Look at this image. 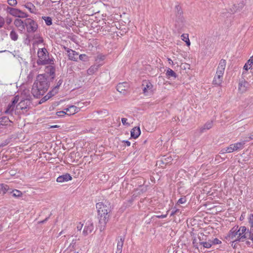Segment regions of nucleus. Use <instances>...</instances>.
Returning a JSON list of instances; mask_svg holds the SVG:
<instances>
[{
  "mask_svg": "<svg viewBox=\"0 0 253 253\" xmlns=\"http://www.w3.org/2000/svg\"><path fill=\"white\" fill-rule=\"evenodd\" d=\"M99 218V228L100 231H103L109 218L111 212L110 204L108 202H99L96 204Z\"/></svg>",
  "mask_w": 253,
  "mask_h": 253,
  "instance_id": "obj_1",
  "label": "nucleus"
},
{
  "mask_svg": "<svg viewBox=\"0 0 253 253\" xmlns=\"http://www.w3.org/2000/svg\"><path fill=\"white\" fill-rule=\"evenodd\" d=\"M48 87L47 79L43 75H39L33 85L32 93L34 97L39 98L47 90Z\"/></svg>",
  "mask_w": 253,
  "mask_h": 253,
  "instance_id": "obj_2",
  "label": "nucleus"
},
{
  "mask_svg": "<svg viewBox=\"0 0 253 253\" xmlns=\"http://www.w3.org/2000/svg\"><path fill=\"white\" fill-rule=\"evenodd\" d=\"M38 59L37 63L38 65L53 64V59H50L47 50L45 48H40L38 51Z\"/></svg>",
  "mask_w": 253,
  "mask_h": 253,
  "instance_id": "obj_3",
  "label": "nucleus"
},
{
  "mask_svg": "<svg viewBox=\"0 0 253 253\" xmlns=\"http://www.w3.org/2000/svg\"><path fill=\"white\" fill-rule=\"evenodd\" d=\"M25 27L28 33H35L38 29V24L33 19L27 18L25 20Z\"/></svg>",
  "mask_w": 253,
  "mask_h": 253,
  "instance_id": "obj_4",
  "label": "nucleus"
},
{
  "mask_svg": "<svg viewBox=\"0 0 253 253\" xmlns=\"http://www.w3.org/2000/svg\"><path fill=\"white\" fill-rule=\"evenodd\" d=\"M7 10L12 15L19 18H27L28 15L20 9L7 7Z\"/></svg>",
  "mask_w": 253,
  "mask_h": 253,
  "instance_id": "obj_5",
  "label": "nucleus"
},
{
  "mask_svg": "<svg viewBox=\"0 0 253 253\" xmlns=\"http://www.w3.org/2000/svg\"><path fill=\"white\" fill-rule=\"evenodd\" d=\"M248 141V140H244L235 144H231L229 146L226 147V151H227L228 153H231L234 151L242 149L246 142Z\"/></svg>",
  "mask_w": 253,
  "mask_h": 253,
  "instance_id": "obj_6",
  "label": "nucleus"
},
{
  "mask_svg": "<svg viewBox=\"0 0 253 253\" xmlns=\"http://www.w3.org/2000/svg\"><path fill=\"white\" fill-rule=\"evenodd\" d=\"M246 231L245 226H241L238 229L237 237L234 240V242H244L245 232Z\"/></svg>",
  "mask_w": 253,
  "mask_h": 253,
  "instance_id": "obj_7",
  "label": "nucleus"
},
{
  "mask_svg": "<svg viewBox=\"0 0 253 253\" xmlns=\"http://www.w3.org/2000/svg\"><path fill=\"white\" fill-rule=\"evenodd\" d=\"M94 226L93 225V223L90 221L88 220L85 223V225L84 230L83 231V234L84 236H87L88 234L90 233L93 230Z\"/></svg>",
  "mask_w": 253,
  "mask_h": 253,
  "instance_id": "obj_8",
  "label": "nucleus"
},
{
  "mask_svg": "<svg viewBox=\"0 0 253 253\" xmlns=\"http://www.w3.org/2000/svg\"><path fill=\"white\" fill-rule=\"evenodd\" d=\"M142 86L143 91L144 94L146 95L148 93H152V88L153 85L152 84L148 81H144L143 82Z\"/></svg>",
  "mask_w": 253,
  "mask_h": 253,
  "instance_id": "obj_9",
  "label": "nucleus"
},
{
  "mask_svg": "<svg viewBox=\"0 0 253 253\" xmlns=\"http://www.w3.org/2000/svg\"><path fill=\"white\" fill-rule=\"evenodd\" d=\"M226 61L225 59H221L217 66L216 72L219 74L223 75L226 67Z\"/></svg>",
  "mask_w": 253,
  "mask_h": 253,
  "instance_id": "obj_10",
  "label": "nucleus"
},
{
  "mask_svg": "<svg viewBox=\"0 0 253 253\" xmlns=\"http://www.w3.org/2000/svg\"><path fill=\"white\" fill-rule=\"evenodd\" d=\"M64 48L66 50L67 53H68V55L70 60L74 61H77V56L78 55V53L76 51L69 48H67L66 47H64Z\"/></svg>",
  "mask_w": 253,
  "mask_h": 253,
  "instance_id": "obj_11",
  "label": "nucleus"
},
{
  "mask_svg": "<svg viewBox=\"0 0 253 253\" xmlns=\"http://www.w3.org/2000/svg\"><path fill=\"white\" fill-rule=\"evenodd\" d=\"M80 109L74 105H71L69 107L65 108L66 114L68 115H74L76 113H78L80 111Z\"/></svg>",
  "mask_w": 253,
  "mask_h": 253,
  "instance_id": "obj_12",
  "label": "nucleus"
},
{
  "mask_svg": "<svg viewBox=\"0 0 253 253\" xmlns=\"http://www.w3.org/2000/svg\"><path fill=\"white\" fill-rule=\"evenodd\" d=\"M175 14L178 17V20L181 22H183L184 18L182 16V11L181 7L179 5H176L174 8Z\"/></svg>",
  "mask_w": 253,
  "mask_h": 253,
  "instance_id": "obj_13",
  "label": "nucleus"
},
{
  "mask_svg": "<svg viewBox=\"0 0 253 253\" xmlns=\"http://www.w3.org/2000/svg\"><path fill=\"white\" fill-rule=\"evenodd\" d=\"M128 88V84L127 83L124 82L119 84L117 86V90L120 93H125L126 91Z\"/></svg>",
  "mask_w": 253,
  "mask_h": 253,
  "instance_id": "obj_14",
  "label": "nucleus"
},
{
  "mask_svg": "<svg viewBox=\"0 0 253 253\" xmlns=\"http://www.w3.org/2000/svg\"><path fill=\"white\" fill-rule=\"evenodd\" d=\"M72 179V177L70 174L66 173L58 177L57 178L56 181L59 183H62L71 180Z\"/></svg>",
  "mask_w": 253,
  "mask_h": 253,
  "instance_id": "obj_15",
  "label": "nucleus"
},
{
  "mask_svg": "<svg viewBox=\"0 0 253 253\" xmlns=\"http://www.w3.org/2000/svg\"><path fill=\"white\" fill-rule=\"evenodd\" d=\"M31 102L30 100L26 99L21 100L18 106H19V109L22 110H24L28 108Z\"/></svg>",
  "mask_w": 253,
  "mask_h": 253,
  "instance_id": "obj_16",
  "label": "nucleus"
},
{
  "mask_svg": "<svg viewBox=\"0 0 253 253\" xmlns=\"http://www.w3.org/2000/svg\"><path fill=\"white\" fill-rule=\"evenodd\" d=\"M50 64L49 66H47L45 69V72L46 74H48L50 76H51V78L53 79L55 77V67Z\"/></svg>",
  "mask_w": 253,
  "mask_h": 253,
  "instance_id": "obj_17",
  "label": "nucleus"
},
{
  "mask_svg": "<svg viewBox=\"0 0 253 253\" xmlns=\"http://www.w3.org/2000/svg\"><path fill=\"white\" fill-rule=\"evenodd\" d=\"M238 227H234L231 229V230L230 231V232L228 233V237L233 240H234L238 236Z\"/></svg>",
  "mask_w": 253,
  "mask_h": 253,
  "instance_id": "obj_18",
  "label": "nucleus"
},
{
  "mask_svg": "<svg viewBox=\"0 0 253 253\" xmlns=\"http://www.w3.org/2000/svg\"><path fill=\"white\" fill-rule=\"evenodd\" d=\"M223 75L219 74L216 73L213 80V84L215 85H220L223 80Z\"/></svg>",
  "mask_w": 253,
  "mask_h": 253,
  "instance_id": "obj_19",
  "label": "nucleus"
},
{
  "mask_svg": "<svg viewBox=\"0 0 253 253\" xmlns=\"http://www.w3.org/2000/svg\"><path fill=\"white\" fill-rule=\"evenodd\" d=\"M14 24L16 27L20 28L21 31H23L25 29V20L23 21L20 19H16L14 20Z\"/></svg>",
  "mask_w": 253,
  "mask_h": 253,
  "instance_id": "obj_20",
  "label": "nucleus"
},
{
  "mask_svg": "<svg viewBox=\"0 0 253 253\" xmlns=\"http://www.w3.org/2000/svg\"><path fill=\"white\" fill-rule=\"evenodd\" d=\"M248 83L245 81H241L239 82L238 90L242 93H245L247 90Z\"/></svg>",
  "mask_w": 253,
  "mask_h": 253,
  "instance_id": "obj_21",
  "label": "nucleus"
},
{
  "mask_svg": "<svg viewBox=\"0 0 253 253\" xmlns=\"http://www.w3.org/2000/svg\"><path fill=\"white\" fill-rule=\"evenodd\" d=\"M213 126L212 121H208L202 127L200 128V132L203 133L206 130H209L211 129Z\"/></svg>",
  "mask_w": 253,
  "mask_h": 253,
  "instance_id": "obj_22",
  "label": "nucleus"
},
{
  "mask_svg": "<svg viewBox=\"0 0 253 253\" xmlns=\"http://www.w3.org/2000/svg\"><path fill=\"white\" fill-rule=\"evenodd\" d=\"M130 132L131 137L136 139L140 135L141 131L139 127H134L132 129Z\"/></svg>",
  "mask_w": 253,
  "mask_h": 253,
  "instance_id": "obj_23",
  "label": "nucleus"
},
{
  "mask_svg": "<svg viewBox=\"0 0 253 253\" xmlns=\"http://www.w3.org/2000/svg\"><path fill=\"white\" fill-rule=\"evenodd\" d=\"M124 240L125 238L121 237L120 240L118 241L117 251L116 253H122Z\"/></svg>",
  "mask_w": 253,
  "mask_h": 253,
  "instance_id": "obj_24",
  "label": "nucleus"
},
{
  "mask_svg": "<svg viewBox=\"0 0 253 253\" xmlns=\"http://www.w3.org/2000/svg\"><path fill=\"white\" fill-rule=\"evenodd\" d=\"M245 241L246 239H253V228H250V230L247 229L246 227V231L245 232Z\"/></svg>",
  "mask_w": 253,
  "mask_h": 253,
  "instance_id": "obj_25",
  "label": "nucleus"
},
{
  "mask_svg": "<svg viewBox=\"0 0 253 253\" xmlns=\"http://www.w3.org/2000/svg\"><path fill=\"white\" fill-rule=\"evenodd\" d=\"M24 6L32 13H36L37 12L35 6L31 2L26 3Z\"/></svg>",
  "mask_w": 253,
  "mask_h": 253,
  "instance_id": "obj_26",
  "label": "nucleus"
},
{
  "mask_svg": "<svg viewBox=\"0 0 253 253\" xmlns=\"http://www.w3.org/2000/svg\"><path fill=\"white\" fill-rule=\"evenodd\" d=\"M10 122L8 118L6 117H2L0 118V128H3V126L8 125Z\"/></svg>",
  "mask_w": 253,
  "mask_h": 253,
  "instance_id": "obj_27",
  "label": "nucleus"
},
{
  "mask_svg": "<svg viewBox=\"0 0 253 253\" xmlns=\"http://www.w3.org/2000/svg\"><path fill=\"white\" fill-rule=\"evenodd\" d=\"M99 65H94L91 66L87 70V73L89 75H91L94 74L98 71Z\"/></svg>",
  "mask_w": 253,
  "mask_h": 253,
  "instance_id": "obj_28",
  "label": "nucleus"
},
{
  "mask_svg": "<svg viewBox=\"0 0 253 253\" xmlns=\"http://www.w3.org/2000/svg\"><path fill=\"white\" fill-rule=\"evenodd\" d=\"M15 108V106L13 104H9L6 107L4 113L7 114H12L13 111H14Z\"/></svg>",
  "mask_w": 253,
  "mask_h": 253,
  "instance_id": "obj_29",
  "label": "nucleus"
},
{
  "mask_svg": "<svg viewBox=\"0 0 253 253\" xmlns=\"http://www.w3.org/2000/svg\"><path fill=\"white\" fill-rule=\"evenodd\" d=\"M52 91H50L49 93H47V95L44 96L43 97H42L40 101L39 104H42L48 100L52 95H54V94L52 93Z\"/></svg>",
  "mask_w": 253,
  "mask_h": 253,
  "instance_id": "obj_30",
  "label": "nucleus"
},
{
  "mask_svg": "<svg viewBox=\"0 0 253 253\" xmlns=\"http://www.w3.org/2000/svg\"><path fill=\"white\" fill-rule=\"evenodd\" d=\"M166 75L169 78L170 77L176 78L177 77L176 74L172 70L169 68L167 70Z\"/></svg>",
  "mask_w": 253,
  "mask_h": 253,
  "instance_id": "obj_31",
  "label": "nucleus"
},
{
  "mask_svg": "<svg viewBox=\"0 0 253 253\" xmlns=\"http://www.w3.org/2000/svg\"><path fill=\"white\" fill-rule=\"evenodd\" d=\"M9 189V186L4 184H0V193L5 194Z\"/></svg>",
  "mask_w": 253,
  "mask_h": 253,
  "instance_id": "obj_32",
  "label": "nucleus"
},
{
  "mask_svg": "<svg viewBox=\"0 0 253 253\" xmlns=\"http://www.w3.org/2000/svg\"><path fill=\"white\" fill-rule=\"evenodd\" d=\"M13 197L16 198H19L22 196V192L18 190H13L10 192Z\"/></svg>",
  "mask_w": 253,
  "mask_h": 253,
  "instance_id": "obj_33",
  "label": "nucleus"
},
{
  "mask_svg": "<svg viewBox=\"0 0 253 253\" xmlns=\"http://www.w3.org/2000/svg\"><path fill=\"white\" fill-rule=\"evenodd\" d=\"M9 36L10 39L13 41H16L18 40V35L14 30H12L11 31Z\"/></svg>",
  "mask_w": 253,
  "mask_h": 253,
  "instance_id": "obj_34",
  "label": "nucleus"
},
{
  "mask_svg": "<svg viewBox=\"0 0 253 253\" xmlns=\"http://www.w3.org/2000/svg\"><path fill=\"white\" fill-rule=\"evenodd\" d=\"M245 3L244 2L243 0H241L239 3H238L237 5L234 4V6H235L236 10L234 11H235L237 10H240L243 8V7L244 6Z\"/></svg>",
  "mask_w": 253,
  "mask_h": 253,
  "instance_id": "obj_35",
  "label": "nucleus"
},
{
  "mask_svg": "<svg viewBox=\"0 0 253 253\" xmlns=\"http://www.w3.org/2000/svg\"><path fill=\"white\" fill-rule=\"evenodd\" d=\"M200 244L206 248H210L211 247L212 245L211 241H209L208 242H202L200 243Z\"/></svg>",
  "mask_w": 253,
  "mask_h": 253,
  "instance_id": "obj_36",
  "label": "nucleus"
},
{
  "mask_svg": "<svg viewBox=\"0 0 253 253\" xmlns=\"http://www.w3.org/2000/svg\"><path fill=\"white\" fill-rule=\"evenodd\" d=\"M42 19L45 21L46 24L48 26H50L52 24V19L50 17H42Z\"/></svg>",
  "mask_w": 253,
  "mask_h": 253,
  "instance_id": "obj_37",
  "label": "nucleus"
},
{
  "mask_svg": "<svg viewBox=\"0 0 253 253\" xmlns=\"http://www.w3.org/2000/svg\"><path fill=\"white\" fill-rule=\"evenodd\" d=\"M63 81L62 80H59L57 83L56 86L54 87V88L52 90V92H55L56 93L57 91L59 86L62 84Z\"/></svg>",
  "mask_w": 253,
  "mask_h": 253,
  "instance_id": "obj_38",
  "label": "nucleus"
},
{
  "mask_svg": "<svg viewBox=\"0 0 253 253\" xmlns=\"http://www.w3.org/2000/svg\"><path fill=\"white\" fill-rule=\"evenodd\" d=\"M34 39H37L38 41L37 42L38 43H42L43 41L42 38L39 35H36L34 36Z\"/></svg>",
  "mask_w": 253,
  "mask_h": 253,
  "instance_id": "obj_39",
  "label": "nucleus"
},
{
  "mask_svg": "<svg viewBox=\"0 0 253 253\" xmlns=\"http://www.w3.org/2000/svg\"><path fill=\"white\" fill-rule=\"evenodd\" d=\"M19 100V95H16L13 99L11 102V104L13 105H15V104L18 102Z\"/></svg>",
  "mask_w": 253,
  "mask_h": 253,
  "instance_id": "obj_40",
  "label": "nucleus"
},
{
  "mask_svg": "<svg viewBox=\"0 0 253 253\" xmlns=\"http://www.w3.org/2000/svg\"><path fill=\"white\" fill-rule=\"evenodd\" d=\"M248 219H249V222L250 224L251 225V228H253V214H251L249 215Z\"/></svg>",
  "mask_w": 253,
  "mask_h": 253,
  "instance_id": "obj_41",
  "label": "nucleus"
},
{
  "mask_svg": "<svg viewBox=\"0 0 253 253\" xmlns=\"http://www.w3.org/2000/svg\"><path fill=\"white\" fill-rule=\"evenodd\" d=\"M7 3L11 6H15L17 4L16 0H7Z\"/></svg>",
  "mask_w": 253,
  "mask_h": 253,
  "instance_id": "obj_42",
  "label": "nucleus"
},
{
  "mask_svg": "<svg viewBox=\"0 0 253 253\" xmlns=\"http://www.w3.org/2000/svg\"><path fill=\"white\" fill-rule=\"evenodd\" d=\"M66 114V113L65 112V111H58V112H56V115L59 117H63Z\"/></svg>",
  "mask_w": 253,
  "mask_h": 253,
  "instance_id": "obj_43",
  "label": "nucleus"
},
{
  "mask_svg": "<svg viewBox=\"0 0 253 253\" xmlns=\"http://www.w3.org/2000/svg\"><path fill=\"white\" fill-rule=\"evenodd\" d=\"M79 59L82 61H86L87 59V56L85 54H81L79 56Z\"/></svg>",
  "mask_w": 253,
  "mask_h": 253,
  "instance_id": "obj_44",
  "label": "nucleus"
},
{
  "mask_svg": "<svg viewBox=\"0 0 253 253\" xmlns=\"http://www.w3.org/2000/svg\"><path fill=\"white\" fill-rule=\"evenodd\" d=\"M5 23V20L2 16H0V28L4 26Z\"/></svg>",
  "mask_w": 253,
  "mask_h": 253,
  "instance_id": "obj_45",
  "label": "nucleus"
},
{
  "mask_svg": "<svg viewBox=\"0 0 253 253\" xmlns=\"http://www.w3.org/2000/svg\"><path fill=\"white\" fill-rule=\"evenodd\" d=\"M181 37L182 40L184 42L188 40V39L189 38L188 35L186 34H183Z\"/></svg>",
  "mask_w": 253,
  "mask_h": 253,
  "instance_id": "obj_46",
  "label": "nucleus"
},
{
  "mask_svg": "<svg viewBox=\"0 0 253 253\" xmlns=\"http://www.w3.org/2000/svg\"><path fill=\"white\" fill-rule=\"evenodd\" d=\"M186 200L185 197L181 198L178 200L177 204H184L186 202Z\"/></svg>",
  "mask_w": 253,
  "mask_h": 253,
  "instance_id": "obj_47",
  "label": "nucleus"
},
{
  "mask_svg": "<svg viewBox=\"0 0 253 253\" xmlns=\"http://www.w3.org/2000/svg\"><path fill=\"white\" fill-rule=\"evenodd\" d=\"M221 242L217 238H215L212 241H211L212 244L217 245L219 244Z\"/></svg>",
  "mask_w": 253,
  "mask_h": 253,
  "instance_id": "obj_48",
  "label": "nucleus"
},
{
  "mask_svg": "<svg viewBox=\"0 0 253 253\" xmlns=\"http://www.w3.org/2000/svg\"><path fill=\"white\" fill-rule=\"evenodd\" d=\"M4 20H5V23H6V24L7 25H9L12 22L11 18L10 17H6L4 19Z\"/></svg>",
  "mask_w": 253,
  "mask_h": 253,
  "instance_id": "obj_49",
  "label": "nucleus"
},
{
  "mask_svg": "<svg viewBox=\"0 0 253 253\" xmlns=\"http://www.w3.org/2000/svg\"><path fill=\"white\" fill-rule=\"evenodd\" d=\"M127 119L126 118H122V124L124 125H127V126H129V124H128V123H127Z\"/></svg>",
  "mask_w": 253,
  "mask_h": 253,
  "instance_id": "obj_50",
  "label": "nucleus"
},
{
  "mask_svg": "<svg viewBox=\"0 0 253 253\" xmlns=\"http://www.w3.org/2000/svg\"><path fill=\"white\" fill-rule=\"evenodd\" d=\"M83 226V224H82L81 223H79L77 226V229L78 231H80Z\"/></svg>",
  "mask_w": 253,
  "mask_h": 253,
  "instance_id": "obj_51",
  "label": "nucleus"
},
{
  "mask_svg": "<svg viewBox=\"0 0 253 253\" xmlns=\"http://www.w3.org/2000/svg\"><path fill=\"white\" fill-rule=\"evenodd\" d=\"M167 216V214H162L160 215H157L156 217L159 218H164L166 217Z\"/></svg>",
  "mask_w": 253,
  "mask_h": 253,
  "instance_id": "obj_52",
  "label": "nucleus"
},
{
  "mask_svg": "<svg viewBox=\"0 0 253 253\" xmlns=\"http://www.w3.org/2000/svg\"><path fill=\"white\" fill-rule=\"evenodd\" d=\"M179 211V210H178V209H176L175 211H173L170 214V216H172V215H174L175 214L177 213V212H178Z\"/></svg>",
  "mask_w": 253,
  "mask_h": 253,
  "instance_id": "obj_53",
  "label": "nucleus"
},
{
  "mask_svg": "<svg viewBox=\"0 0 253 253\" xmlns=\"http://www.w3.org/2000/svg\"><path fill=\"white\" fill-rule=\"evenodd\" d=\"M246 64H247L248 65L251 67L253 64V61H252L251 59H249Z\"/></svg>",
  "mask_w": 253,
  "mask_h": 253,
  "instance_id": "obj_54",
  "label": "nucleus"
},
{
  "mask_svg": "<svg viewBox=\"0 0 253 253\" xmlns=\"http://www.w3.org/2000/svg\"><path fill=\"white\" fill-rule=\"evenodd\" d=\"M249 138L250 140L253 139V131L250 134Z\"/></svg>",
  "mask_w": 253,
  "mask_h": 253,
  "instance_id": "obj_55",
  "label": "nucleus"
},
{
  "mask_svg": "<svg viewBox=\"0 0 253 253\" xmlns=\"http://www.w3.org/2000/svg\"><path fill=\"white\" fill-rule=\"evenodd\" d=\"M185 42H186L187 46H190V42L189 38L188 39V40H186V41H185Z\"/></svg>",
  "mask_w": 253,
  "mask_h": 253,
  "instance_id": "obj_56",
  "label": "nucleus"
},
{
  "mask_svg": "<svg viewBox=\"0 0 253 253\" xmlns=\"http://www.w3.org/2000/svg\"><path fill=\"white\" fill-rule=\"evenodd\" d=\"M244 69L246 70V71H248V65L246 63L245 65H244Z\"/></svg>",
  "mask_w": 253,
  "mask_h": 253,
  "instance_id": "obj_57",
  "label": "nucleus"
},
{
  "mask_svg": "<svg viewBox=\"0 0 253 253\" xmlns=\"http://www.w3.org/2000/svg\"><path fill=\"white\" fill-rule=\"evenodd\" d=\"M226 147L222 149L221 150V152H222V153H228V152L226 151Z\"/></svg>",
  "mask_w": 253,
  "mask_h": 253,
  "instance_id": "obj_58",
  "label": "nucleus"
},
{
  "mask_svg": "<svg viewBox=\"0 0 253 253\" xmlns=\"http://www.w3.org/2000/svg\"><path fill=\"white\" fill-rule=\"evenodd\" d=\"M49 216H48V217H46V218L44 220H43L41 221L40 222V223H44L46 221H47V219H48V218H49Z\"/></svg>",
  "mask_w": 253,
  "mask_h": 253,
  "instance_id": "obj_59",
  "label": "nucleus"
},
{
  "mask_svg": "<svg viewBox=\"0 0 253 253\" xmlns=\"http://www.w3.org/2000/svg\"><path fill=\"white\" fill-rule=\"evenodd\" d=\"M125 143L126 144L127 146H129L130 145V142L127 140L125 141Z\"/></svg>",
  "mask_w": 253,
  "mask_h": 253,
  "instance_id": "obj_60",
  "label": "nucleus"
},
{
  "mask_svg": "<svg viewBox=\"0 0 253 253\" xmlns=\"http://www.w3.org/2000/svg\"><path fill=\"white\" fill-rule=\"evenodd\" d=\"M168 61L170 64H173V61L170 58H168Z\"/></svg>",
  "mask_w": 253,
  "mask_h": 253,
  "instance_id": "obj_61",
  "label": "nucleus"
},
{
  "mask_svg": "<svg viewBox=\"0 0 253 253\" xmlns=\"http://www.w3.org/2000/svg\"><path fill=\"white\" fill-rule=\"evenodd\" d=\"M59 126H57V125H55V126H50V128H56V127H58Z\"/></svg>",
  "mask_w": 253,
  "mask_h": 253,
  "instance_id": "obj_62",
  "label": "nucleus"
},
{
  "mask_svg": "<svg viewBox=\"0 0 253 253\" xmlns=\"http://www.w3.org/2000/svg\"><path fill=\"white\" fill-rule=\"evenodd\" d=\"M249 59H251L252 61H253V55L250 57Z\"/></svg>",
  "mask_w": 253,
  "mask_h": 253,
  "instance_id": "obj_63",
  "label": "nucleus"
},
{
  "mask_svg": "<svg viewBox=\"0 0 253 253\" xmlns=\"http://www.w3.org/2000/svg\"><path fill=\"white\" fill-rule=\"evenodd\" d=\"M100 59H101V60H103V59H104V56H101V58H100Z\"/></svg>",
  "mask_w": 253,
  "mask_h": 253,
  "instance_id": "obj_64",
  "label": "nucleus"
}]
</instances>
